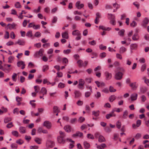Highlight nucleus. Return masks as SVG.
<instances>
[{
    "instance_id": "obj_44",
    "label": "nucleus",
    "mask_w": 149,
    "mask_h": 149,
    "mask_svg": "<svg viewBox=\"0 0 149 149\" xmlns=\"http://www.w3.org/2000/svg\"><path fill=\"white\" fill-rule=\"evenodd\" d=\"M121 125V123L119 121H118L116 123V126L118 129H120Z\"/></svg>"
},
{
    "instance_id": "obj_64",
    "label": "nucleus",
    "mask_w": 149,
    "mask_h": 149,
    "mask_svg": "<svg viewBox=\"0 0 149 149\" xmlns=\"http://www.w3.org/2000/svg\"><path fill=\"white\" fill-rule=\"evenodd\" d=\"M15 35L14 33L12 31L10 33V38L13 39H14L15 38Z\"/></svg>"
},
{
    "instance_id": "obj_12",
    "label": "nucleus",
    "mask_w": 149,
    "mask_h": 149,
    "mask_svg": "<svg viewBox=\"0 0 149 149\" xmlns=\"http://www.w3.org/2000/svg\"><path fill=\"white\" fill-rule=\"evenodd\" d=\"M138 95L137 93H134L131 95V98L132 101L135 100L137 99Z\"/></svg>"
},
{
    "instance_id": "obj_31",
    "label": "nucleus",
    "mask_w": 149,
    "mask_h": 149,
    "mask_svg": "<svg viewBox=\"0 0 149 149\" xmlns=\"http://www.w3.org/2000/svg\"><path fill=\"white\" fill-rule=\"evenodd\" d=\"M116 116V115L115 114H112L110 113V114H107L106 115V117L107 119H109L112 116Z\"/></svg>"
},
{
    "instance_id": "obj_38",
    "label": "nucleus",
    "mask_w": 149,
    "mask_h": 149,
    "mask_svg": "<svg viewBox=\"0 0 149 149\" xmlns=\"http://www.w3.org/2000/svg\"><path fill=\"white\" fill-rule=\"evenodd\" d=\"M53 109V111L54 112L57 113L59 111V109L58 107L57 106H54Z\"/></svg>"
},
{
    "instance_id": "obj_3",
    "label": "nucleus",
    "mask_w": 149,
    "mask_h": 149,
    "mask_svg": "<svg viewBox=\"0 0 149 149\" xmlns=\"http://www.w3.org/2000/svg\"><path fill=\"white\" fill-rule=\"evenodd\" d=\"M55 145L54 143L51 140L47 141L46 143V146L47 148L53 147Z\"/></svg>"
},
{
    "instance_id": "obj_54",
    "label": "nucleus",
    "mask_w": 149,
    "mask_h": 149,
    "mask_svg": "<svg viewBox=\"0 0 149 149\" xmlns=\"http://www.w3.org/2000/svg\"><path fill=\"white\" fill-rule=\"evenodd\" d=\"M9 32L7 31H6V34L4 35V37L5 39H8L9 38Z\"/></svg>"
},
{
    "instance_id": "obj_21",
    "label": "nucleus",
    "mask_w": 149,
    "mask_h": 149,
    "mask_svg": "<svg viewBox=\"0 0 149 149\" xmlns=\"http://www.w3.org/2000/svg\"><path fill=\"white\" fill-rule=\"evenodd\" d=\"M62 37L66 39L68 38V33L67 31H65L62 33Z\"/></svg>"
},
{
    "instance_id": "obj_33",
    "label": "nucleus",
    "mask_w": 149,
    "mask_h": 149,
    "mask_svg": "<svg viewBox=\"0 0 149 149\" xmlns=\"http://www.w3.org/2000/svg\"><path fill=\"white\" fill-rule=\"evenodd\" d=\"M128 113L127 110H125L123 112L122 117L123 118H126L127 116Z\"/></svg>"
},
{
    "instance_id": "obj_8",
    "label": "nucleus",
    "mask_w": 149,
    "mask_h": 149,
    "mask_svg": "<svg viewBox=\"0 0 149 149\" xmlns=\"http://www.w3.org/2000/svg\"><path fill=\"white\" fill-rule=\"evenodd\" d=\"M79 84L78 85V87L79 89H81L82 88L81 86H82L84 85L85 81L82 79H80L79 80Z\"/></svg>"
},
{
    "instance_id": "obj_41",
    "label": "nucleus",
    "mask_w": 149,
    "mask_h": 149,
    "mask_svg": "<svg viewBox=\"0 0 149 149\" xmlns=\"http://www.w3.org/2000/svg\"><path fill=\"white\" fill-rule=\"evenodd\" d=\"M26 36L28 37H32V31H30L27 32L26 34Z\"/></svg>"
},
{
    "instance_id": "obj_15",
    "label": "nucleus",
    "mask_w": 149,
    "mask_h": 149,
    "mask_svg": "<svg viewBox=\"0 0 149 149\" xmlns=\"http://www.w3.org/2000/svg\"><path fill=\"white\" fill-rule=\"evenodd\" d=\"M72 34L73 36H79L81 35L80 32L78 30H75L72 32Z\"/></svg>"
},
{
    "instance_id": "obj_23",
    "label": "nucleus",
    "mask_w": 149,
    "mask_h": 149,
    "mask_svg": "<svg viewBox=\"0 0 149 149\" xmlns=\"http://www.w3.org/2000/svg\"><path fill=\"white\" fill-rule=\"evenodd\" d=\"M44 51V49H40L38 52H37L36 53V55H39L40 56H42L43 54L42 53Z\"/></svg>"
},
{
    "instance_id": "obj_19",
    "label": "nucleus",
    "mask_w": 149,
    "mask_h": 149,
    "mask_svg": "<svg viewBox=\"0 0 149 149\" xmlns=\"http://www.w3.org/2000/svg\"><path fill=\"white\" fill-rule=\"evenodd\" d=\"M99 29L104 31H109L111 29V28L109 27L106 28L103 26H99Z\"/></svg>"
},
{
    "instance_id": "obj_60",
    "label": "nucleus",
    "mask_w": 149,
    "mask_h": 149,
    "mask_svg": "<svg viewBox=\"0 0 149 149\" xmlns=\"http://www.w3.org/2000/svg\"><path fill=\"white\" fill-rule=\"evenodd\" d=\"M146 65L145 64L142 65L141 67V70L142 72H143L146 69Z\"/></svg>"
},
{
    "instance_id": "obj_35",
    "label": "nucleus",
    "mask_w": 149,
    "mask_h": 149,
    "mask_svg": "<svg viewBox=\"0 0 149 149\" xmlns=\"http://www.w3.org/2000/svg\"><path fill=\"white\" fill-rule=\"evenodd\" d=\"M15 6L17 8H20L22 7L20 3L19 2H17L15 4Z\"/></svg>"
},
{
    "instance_id": "obj_37",
    "label": "nucleus",
    "mask_w": 149,
    "mask_h": 149,
    "mask_svg": "<svg viewBox=\"0 0 149 149\" xmlns=\"http://www.w3.org/2000/svg\"><path fill=\"white\" fill-rule=\"evenodd\" d=\"M12 134L14 136L18 137V136L19 133L17 131H13L12 132Z\"/></svg>"
},
{
    "instance_id": "obj_18",
    "label": "nucleus",
    "mask_w": 149,
    "mask_h": 149,
    "mask_svg": "<svg viewBox=\"0 0 149 149\" xmlns=\"http://www.w3.org/2000/svg\"><path fill=\"white\" fill-rule=\"evenodd\" d=\"M136 82H134L131 84L130 86L133 90H136L137 87L138 86L136 84Z\"/></svg>"
},
{
    "instance_id": "obj_27",
    "label": "nucleus",
    "mask_w": 149,
    "mask_h": 149,
    "mask_svg": "<svg viewBox=\"0 0 149 149\" xmlns=\"http://www.w3.org/2000/svg\"><path fill=\"white\" fill-rule=\"evenodd\" d=\"M77 63L78 64V66L79 68H81L83 66V63L81 60L78 61L77 62Z\"/></svg>"
},
{
    "instance_id": "obj_50",
    "label": "nucleus",
    "mask_w": 149,
    "mask_h": 149,
    "mask_svg": "<svg viewBox=\"0 0 149 149\" xmlns=\"http://www.w3.org/2000/svg\"><path fill=\"white\" fill-rule=\"evenodd\" d=\"M62 63H68V59L65 57L63 58L62 60Z\"/></svg>"
},
{
    "instance_id": "obj_14",
    "label": "nucleus",
    "mask_w": 149,
    "mask_h": 149,
    "mask_svg": "<svg viewBox=\"0 0 149 149\" xmlns=\"http://www.w3.org/2000/svg\"><path fill=\"white\" fill-rule=\"evenodd\" d=\"M147 90L146 87L144 86H142L140 88V91L141 93H144L146 92Z\"/></svg>"
},
{
    "instance_id": "obj_20",
    "label": "nucleus",
    "mask_w": 149,
    "mask_h": 149,
    "mask_svg": "<svg viewBox=\"0 0 149 149\" xmlns=\"http://www.w3.org/2000/svg\"><path fill=\"white\" fill-rule=\"evenodd\" d=\"M8 26V28L10 30L14 28L16 26V24L14 23H13L12 24H9L7 26Z\"/></svg>"
},
{
    "instance_id": "obj_1",
    "label": "nucleus",
    "mask_w": 149,
    "mask_h": 149,
    "mask_svg": "<svg viewBox=\"0 0 149 149\" xmlns=\"http://www.w3.org/2000/svg\"><path fill=\"white\" fill-rule=\"evenodd\" d=\"M60 135L57 137V139L58 143L60 144H64L66 141L65 137L66 135L64 132L60 131L59 132Z\"/></svg>"
},
{
    "instance_id": "obj_48",
    "label": "nucleus",
    "mask_w": 149,
    "mask_h": 149,
    "mask_svg": "<svg viewBox=\"0 0 149 149\" xmlns=\"http://www.w3.org/2000/svg\"><path fill=\"white\" fill-rule=\"evenodd\" d=\"M87 137V138L88 139H94V137L93 135L90 134H88Z\"/></svg>"
},
{
    "instance_id": "obj_26",
    "label": "nucleus",
    "mask_w": 149,
    "mask_h": 149,
    "mask_svg": "<svg viewBox=\"0 0 149 149\" xmlns=\"http://www.w3.org/2000/svg\"><path fill=\"white\" fill-rule=\"evenodd\" d=\"M40 93H42L43 94V96L44 94H46L47 93V90L44 87H42Z\"/></svg>"
},
{
    "instance_id": "obj_16",
    "label": "nucleus",
    "mask_w": 149,
    "mask_h": 149,
    "mask_svg": "<svg viewBox=\"0 0 149 149\" xmlns=\"http://www.w3.org/2000/svg\"><path fill=\"white\" fill-rule=\"evenodd\" d=\"M83 144L84 146V148L85 149H88L90 147V145L89 143L86 141H84L83 142Z\"/></svg>"
},
{
    "instance_id": "obj_30",
    "label": "nucleus",
    "mask_w": 149,
    "mask_h": 149,
    "mask_svg": "<svg viewBox=\"0 0 149 149\" xmlns=\"http://www.w3.org/2000/svg\"><path fill=\"white\" fill-rule=\"evenodd\" d=\"M137 47V45L136 44H132L130 46L131 49L132 50L136 49Z\"/></svg>"
},
{
    "instance_id": "obj_63",
    "label": "nucleus",
    "mask_w": 149,
    "mask_h": 149,
    "mask_svg": "<svg viewBox=\"0 0 149 149\" xmlns=\"http://www.w3.org/2000/svg\"><path fill=\"white\" fill-rule=\"evenodd\" d=\"M30 149H38V146H30Z\"/></svg>"
},
{
    "instance_id": "obj_10",
    "label": "nucleus",
    "mask_w": 149,
    "mask_h": 149,
    "mask_svg": "<svg viewBox=\"0 0 149 149\" xmlns=\"http://www.w3.org/2000/svg\"><path fill=\"white\" fill-rule=\"evenodd\" d=\"M104 74L106 77V79L107 80H109L112 77L111 73H109L107 71L105 72Z\"/></svg>"
},
{
    "instance_id": "obj_17",
    "label": "nucleus",
    "mask_w": 149,
    "mask_h": 149,
    "mask_svg": "<svg viewBox=\"0 0 149 149\" xmlns=\"http://www.w3.org/2000/svg\"><path fill=\"white\" fill-rule=\"evenodd\" d=\"M26 128L24 127H20L19 128V131L21 134L25 133L26 132Z\"/></svg>"
},
{
    "instance_id": "obj_56",
    "label": "nucleus",
    "mask_w": 149,
    "mask_h": 149,
    "mask_svg": "<svg viewBox=\"0 0 149 149\" xmlns=\"http://www.w3.org/2000/svg\"><path fill=\"white\" fill-rule=\"evenodd\" d=\"M13 125L12 122H10L7 125L6 127L8 128H10L12 127L13 126Z\"/></svg>"
},
{
    "instance_id": "obj_34",
    "label": "nucleus",
    "mask_w": 149,
    "mask_h": 149,
    "mask_svg": "<svg viewBox=\"0 0 149 149\" xmlns=\"http://www.w3.org/2000/svg\"><path fill=\"white\" fill-rule=\"evenodd\" d=\"M125 31L124 29H121L118 32V34L120 36L123 37L124 36Z\"/></svg>"
},
{
    "instance_id": "obj_43",
    "label": "nucleus",
    "mask_w": 149,
    "mask_h": 149,
    "mask_svg": "<svg viewBox=\"0 0 149 149\" xmlns=\"http://www.w3.org/2000/svg\"><path fill=\"white\" fill-rule=\"evenodd\" d=\"M35 91L36 93L38 92L40 90V87L38 86H34Z\"/></svg>"
},
{
    "instance_id": "obj_28",
    "label": "nucleus",
    "mask_w": 149,
    "mask_h": 149,
    "mask_svg": "<svg viewBox=\"0 0 149 149\" xmlns=\"http://www.w3.org/2000/svg\"><path fill=\"white\" fill-rule=\"evenodd\" d=\"M126 51V49L124 47H122L120 48L119 50V52L120 54L124 53Z\"/></svg>"
},
{
    "instance_id": "obj_39",
    "label": "nucleus",
    "mask_w": 149,
    "mask_h": 149,
    "mask_svg": "<svg viewBox=\"0 0 149 149\" xmlns=\"http://www.w3.org/2000/svg\"><path fill=\"white\" fill-rule=\"evenodd\" d=\"M105 131L108 133L110 132L111 131V129L109 127H107L104 128Z\"/></svg>"
},
{
    "instance_id": "obj_4",
    "label": "nucleus",
    "mask_w": 149,
    "mask_h": 149,
    "mask_svg": "<svg viewBox=\"0 0 149 149\" xmlns=\"http://www.w3.org/2000/svg\"><path fill=\"white\" fill-rule=\"evenodd\" d=\"M43 125L47 129H50L52 127V123L49 121L46 120L44 122Z\"/></svg>"
},
{
    "instance_id": "obj_62",
    "label": "nucleus",
    "mask_w": 149,
    "mask_h": 149,
    "mask_svg": "<svg viewBox=\"0 0 149 149\" xmlns=\"http://www.w3.org/2000/svg\"><path fill=\"white\" fill-rule=\"evenodd\" d=\"M100 56L102 58H104L106 56V54L105 52H102L100 54Z\"/></svg>"
},
{
    "instance_id": "obj_24",
    "label": "nucleus",
    "mask_w": 149,
    "mask_h": 149,
    "mask_svg": "<svg viewBox=\"0 0 149 149\" xmlns=\"http://www.w3.org/2000/svg\"><path fill=\"white\" fill-rule=\"evenodd\" d=\"M116 96H115L114 95H112L109 97V100L110 102H112L116 99Z\"/></svg>"
},
{
    "instance_id": "obj_57",
    "label": "nucleus",
    "mask_w": 149,
    "mask_h": 149,
    "mask_svg": "<svg viewBox=\"0 0 149 149\" xmlns=\"http://www.w3.org/2000/svg\"><path fill=\"white\" fill-rule=\"evenodd\" d=\"M88 43L92 45H95L96 44V42L95 40H93L89 42Z\"/></svg>"
},
{
    "instance_id": "obj_55",
    "label": "nucleus",
    "mask_w": 149,
    "mask_h": 149,
    "mask_svg": "<svg viewBox=\"0 0 149 149\" xmlns=\"http://www.w3.org/2000/svg\"><path fill=\"white\" fill-rule=\"evenodd\" d=\"M141 120H137L136 122V127H139L141 125Z\"/></svg>"
},
{
    "instance_id": "obj_59",
    "label": "nucleus",
    "mask_w": 149,
    "mask_h": 149,
    "mask_svg": "<svg viewBox=\"0 0 149 149\" xmlns=\"http://www.w3.org/2000/svg\"><path fill=\"white\" fill-rule=\"evenodd\" d=\"M34 36L38 38L41 36V33L38 31L35 34Z\"/></svg>"
},
{
    "instance_id": "obj_47",
    "label": "nucleus",
    "mask_w": 149,
    "mask_h": 149,
    "mask_svg": "<svg viewBox=\"0 0 149 149\" xmlns=\"http://www.w3.org/2000/svg\"><path fill=\"white\" fill-rule=\"evenodd\" d=\"M109 90L111 92H113L116 91V90L113 88V87L111 86L109 87Z\"/></svg>"
},
{
    "instance_id": "obj_51",
    "label": "nucleus",
    "mask_w": 149,
    "mask_h": 149,
    "mask_svg": "<svg viewBox=\"0 0 149 149\" xmlns=\"http://www.w3.org/2000/svg\"><path fill=\"white\" fill-rule=\"evenodd\" d=\"M33 28L35 30H36L38 29H39L40 28V26L39 25H36L33 24Z\"/></svg>"
},
{
    "instance_id": "obj_61",
    "label": "nucleus",
    "mask_w": 149,
    "mask_h": 149,
    "mask_svg": "<svg viewBox=\"0 0 149 149\" xmlns=\"http://www.w3.org/2000/svg\"><path fill=\"white\" fill-rule=\"evenodd\" d=\"M95 96L98 99L101 97V94L99 92H97V94L95 95Z\"/></svg>"
},
{
    "instance_id": "obj_45",
    "label": "nucleus",
    "mask_w": 149,
    "mask_h": 149,
    "mask_svg": "<svg viewBox=\"0 0 149 149\" xmlns=\"http://www.w3.org/2000/svg\"><path fill=\"white\" fill-rule=\"evenodd\" d=\"M17 74L16 73H14L13 75L12 76V78L13 81H16V79L15 78L16 77Z\"/></svg>"
},
{
    "instance_id": "obj_29",
    "label": "nucleus",
    "mask_w": 149,
    "mask_h": 149,
    "mask_svg": "<svg viewBox=\"0 0 149 149\" xmlns=\"http://www.w3.org/2000/svg\"><path fill=\"white\" fill-rule=\"evenodd\" d=\"M139 38L137 33L134 34L132 37V39L134 40H137Z\"/></svg>"
},
{
    "instance_id": "obj_9",
    "label": "nucleus",
    "mask_w": 149,
    "mask_h": 149,
    "mask_svg": "<svg viewBox=\"0 0 149 149\" xmlns=\"http://www.w3.org/2000/svg\"><path fill=\"white\" fill-rule=\"evenodd\" d=\"M74 97L75 98H78L81 95V92L77 90H75L74 92Z\"/></svg>"
},
{
    "instance_id": "obj_58",
    "label": "nucleus",
    "mask_w": 149,
    "mask_h": 149,
    "mask_svg": "<svg viewBox=\"0 0 149 149\" xmlns=\"http://www.w3.org/2000/svg\"><path fill=\"white\" fill-rule=\"evenodd\" d=\"M85 120V119L84 117H81L79 118L78 121L80 123H82L84 122Z\"/></svg>"
},
{
    "instance_id": "obj_25",
    "label": "nucleus",
    "mask_w": 149,
    "mask_h": 149,
    "mask_svg": "<svg viewBox=\"0 0 149 149\" xmlns=\"http://www.w3.org/2000/svg\"><path fill=\"white\" fill-rule=\"evenodd\" d=\"M98 141L100 142H102L105 141V139L102 136L100 135L99 137Z\"/></svg>"
},
{
    "instance_id": "obj_46",
    "label": "nucleus",
    "mask_w": 149,
    "mask_h": 149,
    "mask_svg": "<svg viewBox=\"0 0 149 149\" xmlns=\"http://www.w3.org/2000/svg\"><path fill=\"white\" fill-rule=\"evenodd\" d=\"M71 52L70 49H68L67 50H64L63 51V53L65 54H69Z\"/></svg>"
},
{
    "instance_id": "obj_2",
    "label": "nucleus",
    "mask_w": 149,
    "mask_h": 149,
    "mask_svg": "<svg viewBox=\"0 0 149 149\" xmlns=\"http://www.w3.org/2000/svg\"><path fill=\"white\" fill-rule=\"evenodd\" d=\"M123 75L122 72H118L116 73L114 76L115 79L117 80H120L122 78Z\"/></svg>"
},
{
    "instance_id": "obj_40",
    "label": "nucleus",
    "mask_w": 149,
    "mask_h": 149,
    "mask_svg": "<svg viewBox=\"0 0 149 149\" xmlns=\"http://www.w3.org/2000/svg\"><path fill=\"white\" fill-rule=\"evenodd\" d=\"M12 120V118L10 117H7L4 120V122L7 123L9 121H10Z\"/></svg>"
},
{
    "instance_id": "obj_7",
    "label": "nucleus",
    "mask_w": 149,
    "mask_h": 149,
    "mask_svg": "<svg viewBox=\"0 0 149 149\" xmlns=\"http://www.w3.org/2000/svg\"><path fill=\"white\" fill-rule=\"evenodd\" d=\"M148 22L149 20L148 19L147 17H145L142 21L141 25L144 27H146Z\"/></svg>"
},
{
    "instance_id": "obj_11",
    "label": "nucleus",
    "mask_w": 149,
    "mask_h": 149,
    "mask_svg": "<svg viewBox=\"0 0 149 149\" xmlns=\"http://www.w3.org/2000/svg\"><path fill=\"white\" fill-rule=\"evenodd\" d=\"M25 41L23 40H21L19 39L15 43V44H18L20 45H24L25 44Z\"/></svg>"
},
{
    "instance_id": "obj_6",
    "label": "nucleus",
    "mask_w": 149,
    "mask_h": 149,
    "mask_svg": "<svg viewBox=\"0 0 149 149\" xmlns=\"http://www.w3.org/2000/svg\"><path fill=\"white\" fill-rule=\"evenodd\" d=\"M83 136V133L82 132H80L79 131L77 132L75 134H74L72 135V136L73 137L78 136L81 138Z\"/></svg>"
},
{
    "instance_id": "obj_22",
    "label": "nucleus",
    "mask_w": 149,
    "mask_h": 149,
    "mask_svg": "<svg viewBox=\"0 0 149 149\" xmlns=\"http://www.w3.org/2000/svg\"><path fill=\"white\" fill-rule=\"evenodd\" d=\"M34 140L38 144H40L41 143V142L42 141V139L41 138L38 137H36Z\"/></svg>"
},
{
    "instance_id": "obj_53",
    "label": "nucleus",
    "mask_w": 149,
    "mask_h": 149,
    "mask_svg": "<svg viewBox=\"0 0 149 149\" xmlns=\"http://www.w3.org/2000/svg\"><path fill=\"white\" fill-rule=\"evenodd\" d=\"M49 69V66L47 65H45L43 66L42 71L44 72Z\"/></svg>"
},
{
    "instance_id": "obj_49",
    "label": "nucleus",
    "mask_w": 149,
    "mask_h": 149,
    "mask_svg": "<svg viewBox=\"0 0 149 149\" xmlns=\"http://www.w3.org/2000/svg\"><path fill=\"white\" fill-rule=\"evenodd\" d=\"M16 143L19 145H21L24 143V141L22 139H19L16 141Z\"/></svg>"
},
{
    "instance_id": "obj_42",
    "label": "nucleus",
    "mask_w": 149,
    "mask_h": 149,
    "mask_svg": "<svg viewBox=\"0 0 149 149\" xmlns=\"http://www.w3.org/2000/svg\"><path fill=\"white\" fill-rule=\"evenodd\" d=\"M65 84L60 82L58 84V88H63L65 87Z\"/></svg>"
},
{
    "instance_id": "obj_13",
    "label": "nucleus",
    "mask_w": 149,
    "mask_h": 149,
    "mask_svg": "<svg viewBox=\"0 0 149 149\" xmlns=\"http://www.w3.org/2000/svg\"><path fill=\"white\" fill-rule=\"evenodd\" d=\"M71 127L69 125H67L64 127V129L65 130L68 132H71Z\"/></svg>"
},
{
    "instance_id": "obj_5",
    "label": "nucleus",
    "mask_w": 149,
    "mask_h": 149,
    "mask_svg": "<svg viewBox=\"0 0 149 149\" xmlns=\"http://www.w3.org/2000/svg\"><path fill=\"white\" fill-rule=\"evenodd\" d=\"M110 16V23L113 25H115V17L112 14H108Z\"/></svg>"
},
{
    "instance_id": "obj_52",
    "label": "nucleus",
    "mask_w": 149,
    "mask_h": 149,
    "mask_svg": "<svg viewBox=\"0 0 149 149\" xmlns=\"http://www.w3.org/2000/svg\"><path fill=\"white\" fill-rule=\"evenodd\" d=\"M11 148L13 149H16L17 148V145L15 143H12L11 145Z\"/></svg>"
},
{
    "instance_id": "obj_36",
    "label": "nucleus",
    "mask_w": 149,
    "mask_h": 149,
    "mask_svg": "<svg viewBox=\"0 0 149 149\" xmlns=\"http://www.w3.org/2000/svg\"><path fill=\"white\" fill-rule=\"evenodd\" d=\"M24 63V61H21L18 62L17 63V65L18 67H20L21 65H22Z\"/></svg>"
},
{
    "instance_id": "obj_32",
    "label": "nucleus",
    "mask_w": 149,
    "mask_h": 149,
    "mask_svg": "<svg viewBox=\"0 0 149 149\" xmlns=\"http://www.w3.org/2000/svg\"><path fill=\"white\" fill-rule=\"evenodd\" d=\"M100 111L98 110L97 111H93L92 112V114L95 116H98L99 115Z\"/></svg>"
}]
</instances>
